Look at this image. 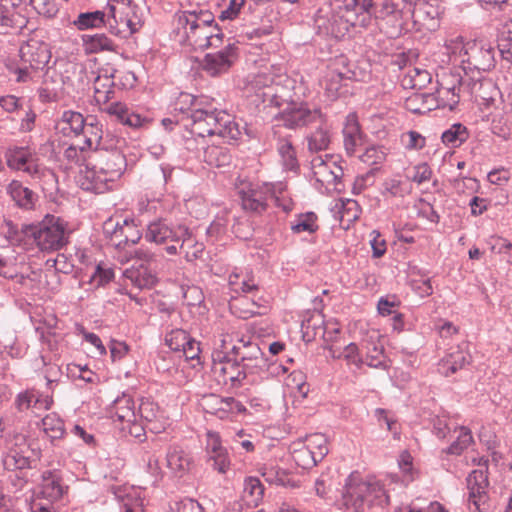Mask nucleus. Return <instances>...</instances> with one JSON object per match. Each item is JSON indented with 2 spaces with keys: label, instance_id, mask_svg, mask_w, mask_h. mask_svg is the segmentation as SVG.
Listing matches in <instances>:
<instances>
[{
  "label": "nucleus",
  "instance_id": "f257e3e1",
  "mask_svg": "<svg viewBox=\"0 0 512 512\" xmlns=\"http://www.w3.org/2000/svg\"><path fill=\"white\" fill-rule=\"evenodd\" d=\"M389 496L379 480L369 477L365 480L351 474L345 483L341 505L345 512H363L365 505H387Z\"/></svg>",
  "mask_w": 512,
  "mask_h": 512
},
{
  "label": "nucleus",
  "instance_id": "f03ea898",
  "mask_svg": "<svg viewBox=\"0 0 512 512\" xmlns=\"http://www.w3.org/2000/svg\"><path fill=\"white\" fill-rule=\"evenodd\" d=\"M191 119V133L201 139L216 136L230 142L236 141L241 134L237 123L224 111L197 107L191 113Z\"/></svg>",
  "mask_w": 512,
  "mask_h": 512
},
{
  "label": "nucleus",
  "instance_id": "7ed1b4c3",
  "mask_svg": "<svg viewBox=\"0 0 512 512\" xmlns=\"http://www.w3.org/2000/svg\"><path fill=\"white\" fill-rule=\"evenodd\" d=\"M5 160L11 170L21 171L42 184L43 189H53L57 183L55 173L43 165L35 150L27 146H12L5 151Z\"/></svg>",
  "mask_w": 512,
  "mask_h": 512
},
{
  "label": "nucleus",
  "instance_id": "20e7f679",
  "mask_svg": "<svg viewBox=\"0 0 512 512\" xmlns=\"http://www.w3.org/2000/svg\"><path fill=\"white\" fill-rule=\"evenodd\" d=\"M24 234L42 251H55L67 243L66 224L54 215H46L36 224L26 225Z\"/></svg>",
  "mask_w": 512,
  "mask_h": 512
},
{
  "label": "nucleus",
  "instance_id": "39448f33",
  "mask_svg": "<svg viewBox=\"0 0 512 512\" xmlns=\"http://www.w3.org/2000/svg\"><path fill=\"white\" fill-rule=\"evenodd\" d=\"M368 19L367 14L358 18L350 11L344 13L340 6L337 10L331 6H324L319 8L314 16V27L318 32H348L350 29L356 30L355 21H358V24Z\"/></svg>",
  "mask_w": 512,
  "mask_h": 512
},
{
  "label": "nucleus",
  "instance_id": "423d86ee",
  "mask_svg": "<svg viewBox=\"0 0 512 512\" xmlns=\"http://www.w3.org/2000/svg\"><path fill=\"white\" fill-rule=\"evenodd\" d=\"M311 169L315 179V187L321 193L338 191L342 168L329 155H317L311 159Z\"/></svg>",
  "mask_w": 512,
  "mask_h": 512
},
{
  "label": "nucleus",
  "instance_id": "0eeeda50",
  "mask_svg": "<svg viewBox=\"0 0 512 512\" xmlns=\"http://www.w3.org/2000/svg\"><path fill=\"white\" fill-rule=\"evenodd\" d=\"M211 374L221 387L232 389L239 387L246 378L244 366L221 353L212 354Z\"/></svg>",
  "mask_w": 512,
  "mask_h": 512
},
{
  "label": "nucleus",
  "instance_id": "6e6552de",
  "mask_svg": "<svg viewBox=\"0 0 512 512\" xmlns=\"http://www.w3.org/2000/svg\"><path fill=\"white\" fill-rule=\"evenodd\" d=\"M114 422L118 423L120 429L129 435L139 438L143 435L144 428L138 422V414L135 411L134 400L127 395L117 398L110 410Z\"/></svg>",
  "mask_w": 512,
  "mask_h": 512
},
{
  "label": "nucleus",
  "instance_id": "1a4fd4ad",
  "mask_svg": "<svg viewBox=\"0 0 512 512\" xmlns=\"http://www.w3.org/2000/svg\"><path fill=\"white\" fill-rule=\"evenodd\" d=\"M188 234V228L183 225L169 226L166 222L158 220L150 223L145 233L148 242L157 245H165V250L170 255L178 252L176 243L180 238Z\"/></svg>",
  "mask_w": 512,
  "mask_h": 512
},
{
  "label": "nucleus",
  "instance_id": "9d476101",
  "mask_svg": "<svg viewBox=\"0 0 512 512\" xmlns=\"http://www.w3.org/2000/svg\"><path fill=\"white\" fill-rule=\"evenodd\" d=\"M38 457V453L31 450L24 435H14L10 442L3 464L7 470L25 469L31 466L32 457Z\"/></svg>",
  "mask_w": 512,
  "mask_h": 512
},
{
  "label": "nucleus",
  "instance_id": "9b49d317",
  "mask_svg": "<svg viewBox=\"0 0 512 512\" xmlns=\"http://www.w3.org/2000/svg\"><path fill=\"white\" fill-rule=\"evenodd\" d=\"M487 486L488 479L484 470H473L467 477V487L469 490V507L476 512H484L487 509Z\"/></svg>",
  "mask_w": 512,
  "mask_h": 512
},
{
  "label": "nucleus",
  "instance_id": "f8f14e48",
  "mask_svg": "<svg viewBox=\"0 0 512 512\" xmlns=\"http://www.w3.org/2000/svg\"><path fill=\"white\" fill-rule=\"evenodd\" d=\"M200 405L206 413L216 415L220 419L244 413L246 408L234 398H222L215 394H209L201 399Z\"/></svg>",
  "mask_w": 512,
  "mask_h": 512
},
{
  "label": "nucleus",
  "instance_id": "ddd939ff",
  "mask_svg": "<svg viewBox=\"0 0 512 512\" xmlns=\"http://www.w3.org/2000/svg\"><path fill=\"white\" fill-rule=\"evenodd\" d=\"M21 59L29 63L34 69L44 68L51 59V51L45 42L37 38H30L20 47Z\"/></svg>",
  "mask_w": 512,
  "mask_h": 512
},
{
  "label": "nucleus",
  "instance_id": "4468645a",
  "mask_svg": "<svg viewBox=\"0 0 512 512\" xmlns=\"http://www.w3.org/2000/svg\"><path fill=\"white\" fill-rule=\"evenodd\" d=\"M276 121H282L288 128H296L316 122L322 119V114L318 109H310L306 105L285 110L284 112L271 114Z\"/></svg>",
  "mask_w": 512,
  "mask_h": 512
},
{
  "label": "nucleus",
  "instance_id": "2eb2a0df",
  "mask_svg": "<svg viewBox=\"0 0 512 512\" xmlns=\"http://www.w3.org/2000/svg\"><path fill=\"white\" fill-rule=\"evenodd\" d=\"M146 421L148 428L154 433H161L170 426V419L157 403L150 400L142 401L138 411V421Z\"/></svg>",
  "mask_w": 512,
  "mask_h": 512
},
{
  "label": "nucleus",
  "instance_id": "dca6fc26",
  "mask_svg": "<svg viewBox=\"0 0 512 512\" xmlns=\"http://www.w3.org/2000/svg\"><path fill=\"white\" fill-rule=\"evenodd\" d=\"M105 178L97 164L94 166L85 165L80 168L76 182L83 190L101 194L111 188Z\"/></svg>",
  "mask_w": 512,
  "mask_h": 512
},
{
  "label": "nucleus",
  "instance_id": "f3484780",
  "mask_svg": "<svg viewBox=\"0 0 512 512\" xmlns=\"http://www.w3.org/2000/svg\"><path fill=\"white\" fill-rule=\"evenodd\" d=\"M237 59L236 48L229 45L223 51L209 53L205 56L203 69L211 76H217L229 70Z\"/></svg>",
  "mask_w": 512,
  "mask_h": 512
},
{
  "label": "nucleus",
  "instance_id": "a211bd4d",
  "mask_svg": "<svg viewBox=\"0 0 512 512\" xmlns=\"http://www.w3.org/2000/svg\"><path fill=\"white\" fill-rule=\"evenodd\" d=\"M53 403L52 396L44 395L34 389L19 393L15 399V405L19 411L31 409L35 414L49 410Z\"/></svg>",
  "mask_w": 512,
  "mask_h": 512
},
{
  "label": "nucleus",
  "instance_id": "6ab92c4d",
  "mask_svg": "<svg viewBox=\"0 0 512 512\" xmlns=\"http://www.w3.org/2000/svg\"><path fill=\"white\" fill-rule=\"evenodd\" d=\"M166 467L170 475L181 478L192 469L193 459L181 447L171 446L166 454Z\"/></svg>",
  "mask_w": 512,
  "mask_h": 512
},
{
  "label": "nucleus",
  "instance_id": "aec40b11",
  "mask_svg": "<svg viewBox=\"0 0 512 512\" xmlns=\"http://www.w3.org/2000/svg\"><path fill=\"white\" fill-rule=\"evenodd\" d=\"M97 166L106 177L105 180L111 185L121 177L126 169V160L124 155L118 151L106 152L101 156Z\"/></svg>",
  "mask_w": 512,
  "mask_h": 512
},
{
  "label": "nucleus",
  "instance_id": "412c9836",
  "mask_svg": "<svg viewBox=\"0 0 512 512\" xmlns=\"http://www.w3.org/2000/svg\"><path fill=\"white\" fill-rule=\"evenodd\" d=\"M28 266L24 261V257H0V276L12 280H16L23 286H28L29 277L25 276Z\"/></svg>",
  "mask_w": 512,
  "mask_h": 512
},
{
  "label": "nucleus",
  "instance_id": "4be33fe9",
  "mask_svg": "<svg viewBox=\"0 0 512 512\" xmlns=\"http://www.w3.org/2000/svg\"><path fill=\"white\" fill-rule=\"evenodd\" d=\"M285 190V185L282 182L269 183L264 182L261 186V192L267 194L265 201L262 202L258 198V208L261 206L263 209L271 204L282 208L284 212H290L293 208L291 199L285 198L282 194Z\"/></svg>",
  "mask_w": 512,
  "mask_h": 512
},
{
  "label": "nucleus",
  "instance_id": "5701e85b",
  "mask_svg": "<svg viewBox=\"0 0 512 512\" xmlns=\"http://www.w3.org/2000/svg\"><path fill=\"white\" fill-rule=\"evenodd\" d=\"M99 108L108 115L116 117L121 123L133 128H139L146 122V119L142 118L139 114L130 112L128 107L122 102H107L100 105Z\"/></svg>",
  "mask_w": 512,
  "mask_h": 512
},
{
  "label": "nucleus",
  "instance_id": "b1692460",
  "mask_svg": "<svg viewBox=\"0 0 512 512\" xmlns=\"http://www.w3.org/2000/svg\"><path fill=\"white\" fill-rule=\"evenodd\" d=\"M104 232L109 235L112 239H118V245L122 242L136 244L140 239V234L136 232L135 237H130L129 231L134 230L132 221L127 219L122 220V223L115 218H109L104 222Z\"/></svg>",
  "mask_w": 512,
  "mask_h": 512
},
{
  "label": "nucleus",
  "instance_id": "393cba45",
  "mask_svg": "<svg viewBox=\"0 0 512 512\" xmlns=\"http://www.w3.org/2000/svg\"><path fill=\"white\" fill-rule=\"evenodd\" d=\"M411 192V186L399 175L385 178L379 187L380 195L387 201L403 199Z\"/></svg>",
  "mask_w": 512,
  "mask_h": 512
},
{
  "label": "nucleus",
  "instance_id": "a878e982",
  "mask_svg": "<svg viewBox=\"0 0 512 512\" xmlns=\"http://www.w3.org/2000/svg\"><path fill=\"white\" fill-rule=\"evenodd\" d=\"M65 488L61 483V478L55 472L45 471L42 474V481L35 493L48 499L58 502L64 495Z\"/></svg>",
  "mask_w": 512,
  "mask_h": 512
},
{
  "label": "nucleus",
  "instance_id": "bb28decb",
  "mask_svg": "<svg viewBox=\"0 0 512 512\" xmlns=\"http://www.w3.org/2000/svg\"><path fill=\"white\" fill-rule=\"evenodd\" d=\"M331 212L333 217L341 224L349 226L360 217L361 209L357 201L348 198H341L334 201V204L331 207Z\"/></svg>",
  "mask_w": 512,
  "mask_h": 512
},
{
  "label": "nucleus",
  "instance_id": "cd10ccee",
  "mask_svg": "<svg viewBox=\"0 0 512 512\" xmlns=\"http://www.w3.org/2000/svg\"><path fill=\"white\" fill-rule=\"evenodd\" d=\"M143 491L130 485H123L114 489L115 496L123 503L124 512H144Z\"/></svg>",
  "mask_w": 512,
  "mask_h": 512
},
{
  "label": "nucleus",
  "instance_id": "c85d7f7f",
  "mask_svg": "<svg viewBox=\"0 0 512 512\" xmlns=\"http://www.w3.org/2000/svg\"><path fill=\"white\" fill-rule=\"evenodd\" d=\"M116 70H105L104 74H100L94 81V100L97 105L106 104L114 96V77Z\"/></svg>",
  "mask_w": 512,
  "mask_h": 512
},
{
  "label": "nucleus",
  "instance_id": "c756f323",
  "mask_svg": "<svg viewBox=\"0 0 512 512\" xmlns=\"http://www.w3.org/2000/svg\"><path fill=\"white\" fill-rule=\"evenodd\" d=\"M207 451L214 461L215 468L219 472L225 473L229 467V460L218 433L211 431L207 433Z\"/></svg>",
  "mask_w": 512,
  "mask_h": 512
},
{
  "label": "nucleus",
  "instance_id": "7c9ffc66",
  "mask_svg": "<svg viewBox=\"0 0 512 512\" xmlns=\"http://www.w3.org/2000/svg\"><path fill=\"white\" fill-rule=\"evenodd\" d=\"M344 147L348 154H354L357 148L362 145V133L355 114L346 117L344 128Z\"/></svg>",
  "mask_w": 512,
  "mask_h": 512
},
{
  "label": "nucleus",
  "instance_id": "2f4dec72",
  "mask_svg": "<svg viewBox=\"0 0 512 512\" xmlns=\"http://www.w3.org/2000/svg\"><path fill=\"white\" fill-rule=\"evenodd\" d=\"M373 7V0H342V5L340 8L343 12H352L358 16V18L363 17L365 14L368 16V20L364 23L355 21L356 29H368L370 25L373 23V18L371 14V9Z\"/></svg>",
  "mask_w": 512,
  "mask_h": 512
},
{
  "label": "nucleus",
  "instance_id": "473e14b6",
  "mask_svg": "<svg viewBox=\"0 0 512 512\" xmlns=\"http://www.w3.org/2000/svg\"><path fill=\"white\" fill-rule=\"evenodd\" d=\"M84 123V117L79 112L65 111L57 122L56 129L64 136L80 137Z\"/></svg>",
  "mask_w": 512,
  "mask_h": 512
},
{
  "label": "nucleus",
  "instance_id": "72a5a7b5",
  "mask_svg": "<svg viewBox=\"0 0 512 512\" xmlns=\"http://www.w3.org/2000/svg\"><path fill=\"white\" fill-rule=\"evenodd\" d=\"M325 349L329 351L332 358L343 359L349 366L361 369L364 365L363 356L361 355L359 347L355 343H349L342 350L332 344L326 345Z\"/></svg>",
  "mask_w": 512,
  "mask_h": 512
},
{
  "label": "nucleus",
  "instance_id": "f704fd0d",
  "mask_svg": "<svg viewBox=\"0 0 512 512\" xmlns=\"http://www.w3.org/2000/svg\"><path fill=\"white\" fill-rule=\"evenodd\" d=\"M124 276L126 279L130 280V282L140 288H151L156 283L155 275L149 271L147 266L143 263L138 266H131L124 271Z\"/></svg>",
  "mask_w": 512,
  "mask_h": 512
},
{
  "label": "nucleus",
  "instance_id": "c9c22d12",
  "mask_svg": "<svg viewBox=\"0 0 512 512\" xmlns=\"http://www.w3.org/2000/svg\"><path fill=\"white\" fill-rule=\"evenodd\" d=\"M470 355L457 347L439 363V370L445 376L455 373L470 362Z\"/></svg>",
  "mask_w": 512,
  "mask_h": 512
},
{
  "label": "nucleus",
  "instance_id": "e433bc0d",
  "mask_svg": "<svg viewBox=\"0 0 512 512\" xmlns=\"http://www.w3.org/2000/svg\"><path fill=\"white\" fill-rule=\"evenodd\" d=\"M363 349L365 350V355L363 356L364 365L377 369H386L388 367L384 347L381 343L367 342Z\"/></svg>",
  "mask_w": 512,
  "mask_h": 512
},
{
  "label": "nucleus",
  "instance_id": "4c0bfd02",
  "mask_svg": "<svg viewBox=\"0 0 512 512\" xmlns=\"http://www.w3.org/2000/svg\"><path fill=\"white\" fill-rule=\"evenodd\" d=\"M41 430L51 441L62 439L66 432L64 421L56 413H49L41 420Z\"/></svg>",
  "mask_w": 512,
  "mask_h": 512
},
{
  "label": "nucleus",
  "instance_id": "58836bf2",
  "mask_svg": "<svg viewBox=\"0 0 512 512\" xmlns=\"http://www.w3.org/2000/svg\"><path fill=\"white\" fill-rule=\"evenodd\" d=\"M204 161L214 167H225L231 163V155L224 147L212 142L204 149Z\"/></svg>",
  "mask_w": 512,
  "mask_h": 512
},
{
  "label": "nucleus",
  "instance_id": "ea45409f",
  "mask_svg": "<svg viewBox=\"0 0 512 512\" xmlns=\"http://www.w3.org/2000/svg\"><path fill=\"white\" fill-rule=\"evenodd\" d=\"M290 228L295 234H313L319 229L318 217L314 212L301 213L291 222Z\"/></svg>",
  "mask_w": 512,
  "mask_h": 512
},
{
  "label": "nucleus",
  "instance_id": "a19ab883",
  "mask_svg": "<svg viewBox=\"0 0 512 512\" xmlns=\"http://www.w3.org/2000/svg\"><path fill=\"white\" fill-rule=\"evenodd\" d=\"M321 125L312 132L308 137V148L311 152H319L328 149L331 142L330 129L326 124Z\"/></svg>",
  "mask_w": 512,
  "mask_h": 512
},
{
  "label": "nucleus",
  "instance_id": "79ce46f5",
  "mask_svg": "<svg viewBox=\"0 0 512 512\" xmlns=\"http://www.w3.org/2000/svg\"><path fill=\"white\" fill-rule=\"evenodd\" d=\"M348 72H350L349 69L347 70V72H340L331 69L325 74V76L321 80V86L324 88L325 94L330 100H334L338 97L342 86V79L343 77L346 76Z\"/></svg>",
  "mask_w": 512,
  "mask_h": 512
},
{
  "label": "nucleus",
  "instance_id": "37998d69",
  "mask_svg": "<svg viewBox=\"0 0 512 512\" xmlns=\"http://www.w3.org/2000/svg\"><path fill=\"white\" fill-rule=\"evenodd\" d=\"M259 84L260 80L258 79V85ZM280 90L283 89L278 85L264 84V87L260 93V88L258 87V99H262V103L264 104V111L267 109L279 108L283 104L285 99L283 95L279 93Z\"/></svg>",
  "mask_w": 512,
  "mask_h": 512
},
{
  "label": "nucleus",
  "instance_id": "c03bdc74",
  "mask_svg": "<svg viewBox=\"0 0 512 512\" xmlns=\"http://www.w3.org/2000/svg\"><path fill=\"white\" fill-rule=\"evenodd\" d=\"M273 333L271 328H259L258 327V350L261 352V358L264 361H268L265 350L271 354L272 357L277 356L280 352H282L285 348V344L280 341L269 342L266 338L269 337Z\"/></svg>",
  "mask_w": 512,
  "mask_h": 512
},
{
  "label": "nucleus",
  "instance_id": "a18cd8bd",
  "mask_svg": "<svg viewBox=\"0 0 512 512\" xmlns=\"http://www.w3.org/2000/svg\"><path fill=\"white\" fill-rule=\"evenodd\" d=\"M102 127L99 124H85L81 131L79 140H82V145H79L81 150L97 149L102 139Z\"/></svg>",
  "mask_w": 512,
  "mask_h": 512
},
{
  "label": "nucleus",
  "instance_id": "49530a36",
  "mask_svg": "<svg viewBox=\"0 0 512 512\" xmlns=\"http://www.w3.org/2000/svg\"><path fill=\"white\" fill-rule=\"evenodd\" d=\"M7 192L16 204L23 208H31L33 205V192L24 187L21 182L13 180L7 187Z\"/></svg>",
  "mask_w": 512,
  "mask_h": 512
},
{
  "label": "nucleus",
  "instance_id": "de8ad7c7",
  "mask_svg": "<svg viewBox=\"0 0 512 512\" xmlns=\"http://www.w3.org/2000/svg\"><path fill=\"white\" fill-rule=\"evenodd\" d=\"M277 150L285 169L294 171L298 168L296 151L288 137H279Z\"/></svg>",
  "mask_w": 512,
  "mask_h": 512
},
{
  "label": "nucleus",
  "instance_id": "09e8293b",
  "mask_svg": "<svg viewBox=\"0 0 512 512\" xmlns=\"http://www.w3.org/2000/svg\"><path fill=\"white\" fill-rule=\"evenodd\" d=\"M461 77H452L451 88L439 87L437 90L438 97L444 107L450 110L454 109L458 104L460 96Z\"/></svg>",
  "mask_w": 512,
  "mask_h": 512
},
{
  "label": "nucleus",
  "instance_id": "8fccbe9b",
  "mask_svg": "<svg viewBox=\"0 0 512 512\" xmlns=\"http://www.w3.org/2000/svg\"><path fill=\"white\" fill-rule=\"evenodd\" d=\"M83 46L86 53H97L100 51H112L113 43L105 34H86L83 37Z\"/></svg>",
  "mask_w": 512,
  "mask_h": 512
},
{
  "label": "nucleus",
  "instance_id": "3c124183",
  "mask_svg": "<svg viewBox=\"0 0 512 512\" xmlns=\"http://www.w3.org/2000/svg\"><path fill=\"white\" fill-rule=\"evenodd\" d=\"M229 286L235 293H248L256 287L253 271L233 273L229 276Z\"/></svg>",
  "mask_w": 512,
  "mask_h": 512
},
{
  "label": "nucleus",
  "instance_id": "603ef678",
  "mask_svg": "<svg viewBox=\"0 0 512 512\" xmlns=\"http://www.w3.org/2000/svg\"><path fill=\"white\" fill-rule=\"evenodd\" d=\"M230 309L240 318H250L254 315L255 303L246 295H240L231 299L229 303Z\"/></svg>",
  "mask_w": 512,
  "mask_h": 512
},
{
  "label": "nucleus",
  "instance_id": "864d4df0",
  "mask_svg": "<svg viewBox=\"0 0 512 512\" xmlns=\"http://www.w3.org/2000/svg\"><path fill=\"white\" fill-rule=\"evenodd\" d=\"M180 242V249L185 254V258L187 261H194L198 259L204 250V245L202 243L197 242L192 237L189 230L187 235L180 238Z\"/></svg>",
  "mask_w": 512,
  "mask_h": 512
},
{
  "label": "nucleus",
  "instance_id": "5fc2aeb1",
  "mask_svg": "<svg viewBox=\"0 0 512 512\" xmlns=\"http://www.w3.org/2000/svg\"><path fill=\"white\" fill-rule=\"evenodd\" d=\"M237 189L243 208L245 210L254 211L256 209V198L253 183L246 179H239Z\"/></svg>",
  "mask_w": 512,
  "mask_h": 512
},
{
  "label": "nucleus",
  "instance_id": "6e6d98bb",
  "mask_svg": "<svg viewBox=\"0 0 512 512\" xmlns=\"http://www.w3.org/2000/svg\"><path fill=\"white\" fill-rule=\"evenodd\" d=\"M327 444L326 436L321 433L309 435L304 443L311 452H314V457L321 460L328 454Z\"/></svg>",
  "mask_w": 512,
  "mask_h": 512
},
{
  "label": "nucleus",
  "instance_id": "4d7b16f0",
  "mask_svg": "<svg viewBox=\"0 0 512 512\" xmlns=\"http://www.w3.org/2000/svg\"><path fill=\"white\" fill-rule=\"evenodd\" d=\"M441 138L444 144L451 147H458L467 139V130L461 124H454L443 132Z\"/></svg>",
  "mask_w": 512,
  "mask_h": 512
},
{
  "label": "nucleus",
  "instance_id": "13d9d810",
  "mask_svg": "<svg viewBox=\"0 0 512 512\" xmlns=\"http://www.w3.org/2000/svg\"><path fill=\"white\" fill-rule=\"evenodd\" d=\"M446 47L451 54L469 55L476 48V43L475 40H467L462 35H458L455 39L450 40Z\"/></svg>",
  "mask_w": 512,
  "mask_h": 512
},
{
  "label": "nucleus",
  "instance_id": "bf43d9fd",
  "mask_svg": "<svg viewBox=\"0 0 512 512\" xmlns=\"http://www.w3.org/2000/svg\"><path fill=\"white\" fill-rule=\"evenodd\" d=\"M439 14V0H422L418 3V8L413 16L417 19L426 16L430 21L434 22Z\"/></svg>",
  "mask_w": 512,
  "mask_h": 512
},
{
  "label": "nucleus",
  "instance_id": "052dcab7",
  "mask_svg": "<svg viewBox=\"0 0 512 512\" xmlns=\"http://www.w3.org/2000/svg\"><path fill=\"white\" fill-rule=\"evenodd\" d=\"M292 457L295 463L304 469L311 468L322 461L321 459H316L314 452H311L304 444L300 448L294 449Z\"/></svg>",
  "mask_w": 512,
  "mask_h": 512
},
{
  "label": "nucleus",
  "instance_id": "680f3d73",
  "mask_svg": "<svg viewBox=\"0 0 512 512\" xmlns=\"http://www.w3.org/2000/svg\"><path fill=\"white\" fill-rule=\"evenodd\" d=\"M409 78V84L412 88H423L431 81L430 73L419 67H409L405 80Z\"/></svg>",
  "mask_w": 512,
  "mask_h": 512
},
{
  "label": "nucleus",
  "instance_id": "e2e57ef3",
  "mask_svg": "<svg viewBox=\"0 0 512 512\" xmlns=\"http://www.w3.org/2000/svg\"><path fill=\"white\" fill-rule=\"evenodd\" d=\"M287 386L296 390L297 394L305 398L309 393V385L306 382V375L302 371H293L287 379Z\"/></svg>",
  "mask_w": 512,
  "mask_h": 512
},
{
  "label": "nucleus",
  "instance_id": "0e129e2a",
  "mask_svg": "<svg viewBox=\"0 0 512 512\" xmlns=\"http://www.w3.org/2000/svg\"><path fill=\"white\" fill-rule=\"evenodd\" d=\"M182 296L185 304L188 307H198L204 301V294L202 290L195 285L181 286Z\"/></svg>",
  "mask_w": 512,
  "mask_h": 512
},
{
  "label": "nucleus",
  "instance_id": "69168bd1",
  "mask_svg": "<svg viewBox=\"0 0 512 512\" xmlns=\"http://www.w3.org/2000/svg\"><path fill=\"white\" fill-rule=\"evenodd\" d=\"M189 337L186 331L175 329L166 335L165 342L171 350L181 352Z\"/></svg>",
  "mask_w": 512,
  "mask_h": 512
},
{
  "label": "nucleus",
  "instance_id": "338daca9",
  "mask_svg": "<svg viewBox=\"0 0 512 512\" xmlns=\"http://www.w3.org/2000/svg\"><path fill=\"white\" fill-rule=\"evenodd\" d=\"M472 441L473 437L471 431L466 427H460L457 440L450 445L447 452L450 454H460Z\"/></svg>",
  "mask_w": 512,
  "mask_h": 512
},
{
  "label": "nucleus",
  "instance_id": "774afa93",
  "mask_svg": "<svg viewBox=\"0 0 512 512\" xmlns=\"http://www.w3.org/2000/svg\"><path fill=\"white\" fill-rule=\"evenodd\" d=\"M401 141L408 150L422 149L426 144V139L417 131H408L401 136Z\"/></svg>",
  "mask_w": 512,
  "mask_h": 512
}]
</instances>
